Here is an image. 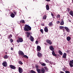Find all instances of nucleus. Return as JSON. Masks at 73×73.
Wrapping results in <instances>:
<instances>
[{
	"instance_id": "nucleus-28",
	"label": "nucleus",
	"mask_w": 73,
	"mask_h": 73,
	"mask_svg": "<svg viewBox=\"0 0 73 73\" xmlns=\"http://www.w3.org/2000/svg\"><path fill=\"white\" fill-rule=\"evenodd\" d=\"M46 15H44L43 17V19L44 20H45V19H46Z\"/></svg>"
},
{
	"instance_id": "nucleus-51",
	"label": "nucleus",
	"mask_w": 73,
	"mask_h": 73,
	"mask_svg": "<svg viewBox=\"0 0 73 73\" xmlns=\"http://www.w3.org/2000/svg\"><path fill=\"white\" fill-rule=\"evenodd\" d=\"M1 25V24L0 23V25Z\"/></svg>"
},
{
	"instance_id": "nucleus-21",
	"label": "nucleus",
	"mask_w": 73,
	"mask_h": 73,
	"mask_svg": "<svg viewBox=\"0 0 73 73\" xmlns=\"http://www.w3.org/2000/svg\"><path fill=\"white\" fill-rule=\"evenodd\" d=\"M37 55L38 56V57H41L42 56L41 54V53H40V52H38Z\"/></svg>"
},
{
	"instance_id": "nucleus-50",
	"label": "nucleus",
	"mask_w": 73,
	"mask_h": 73,
	"mask_svg": "<svg viewBox=\"0 0 73 73\" xmlns=\"http://www.w3.org/2000/svg\"><path fill=\"white\" fill-rule=\"evenodd\" d=\"M42 25H43V26H44V24H42Z\"/></svg>"
},
{
	"instance_id": "nucleus-36",
	"label": "nucleus",
	"mask_w": 73,
	"mask_h": 73,
	"mask_svg": "<svg viewBox=\"0 0 73 73\" xmlns=\"http://www.w3.org/2000/svg\"><path fill=\"white\" fill-rule=\"evenodd\" d=\"M13 13L15 14V15H17V13L15 11H14Z\"/></svg>"
},
{
	"instance_id": "nucleus-49",
	"label": "nucleus",
	"mask_w": 73,
	"mask_h": 73,
	"mask_svg": "<svg viewBox=\"0 0 73 73\" xmlns=\"http://www.w3.org/2000/svg\"><path fill=\"white\" fill-rule=\"evenodd\" d=\"M66 52H67V53H68V52H69V51H68V50H67V51H66Z\"/></svg>"
},
{
	"instance_id": "nucleus-40",
	"label": "nucleus",
	"mask_w": 73,
	"mask_h": 73,
	"mask_svg": "<svg viewBox=\"0 0 73 73\" xmlns=\"http://www.w3.org/2000/svg\"><path fill=\"white\" fill-rule=\"evenodd\" d=\"M65 72L66 73H70V72L68 71H66Z\"/></svg>"
},
{
	"instance_id": "nucleus-5",
	"label": "nucleus",
	"mask_w": 73,
	"mask_h": 73,
	"mask_svg": "<svg viewBox=\"0 0 73 73\" xmlns=\"http://www.w3.org/2000/svg\"><path fill=\"white\" fill-rule=\"evenodd\" d=\"M2 64L3 66H5V67H7V63L6 62H4L2 63Z\"/></svg>"
},
{
	"instance_id": "nucleus-43",
	"label": "nucleus",
	"mask_w": 73,
	"mask_h": 73,
	"mask_svg": "<svg viewBox=\"0 0 73 73\" xmlns=\"http://www.w3.org/2000/svg\"><path fill=\"white\" fill-rule=\"evenodd\" d=\"M36 68H38V66L37 65H36Z\"/></svg>"
},
{
	"instance_id": "nucleus-3",
	"label": "nucleus",
	"mask_w": 73,
	"mask_h": 73,
	"mask_svg": "<svg viewBox=\"0 0 73 73\" xmlns=\"http://www.w3.org/2000/svg\"><path fill=\"white\" fill-rule=\"evenodd\" d=\"M32 35V33H29V32H27L26 34V35L27 36V38H29L31 36V35Z\"/></svg>"
},
{
	"instance_id": "nucleus-42",
	"label": "nucleus",
	"mask_w": 73,
	"mask_h": 73,
	"mask_svg": "<svg viewBox=\"0 0 73 73\" xmlns=\"http://www.w3.org/2000/svg\"><path fill=\"white\" fill-rule=\"evenodd\" d=\"M67 11H68V12H69V8H68L67 9Z\"/></svg>"
},
{
	"instance_id": "nucleus-41",
	"label": "nucleus",
	"mask_w": 73,
	"mask_h": 73,
	"mask_svg": "<svg viewBox=\"0 0 73 73\" xmlns=\"http://www.w3.org/2000/svg\"><path fill=\"white\" fill-rule=\"evenodd\" d=\"M51 15L52 16V17H53V18H54V15H53V13H51Z\"/></svg>"
},
{
	"instance_id": "nucleus-20",
	"label": "nucleus",
	"mask_w": 73,
	"mask_h": 73,
	"mask_svg": "<svg viewBox=\"0 0 73 73\" xmlns=\"http://www.w3.org/2000/svg\"><path fill=\"white\" fill-rule=\"evenodd\" d=\"M46 8L47 10H49V5H47L46 6Z\"/></svg>"
},
{
	"instance_id": "nucleus-12",
	"label": "nucleus",
	"mask_w": 73,
	"mask_h": 73,
	"mask_svg": "<svg viewBox=\"0 0 73 73\" xmlns=\"http://www.w3.org/2000/svg\"><path fill=\"white\" fill-rule=\"evenodd\" d=\"M46 41L48 44H49L50 45L52 44V42L49 40H46Z\"/></svg>"
},
{
	"instance_id": "nucleus-27",
	"label": "nucleus",
	"mask_w": 73,
	"mask_h": 73,
	"mask_svg": "<svg viewBox=\"0 0 73 73\" xmlns=\"http://www.w3.org/2000/svg\"><path fill=\"white\" fill-rule=\"evenodd\" d=\"M60 29H64V27L62 26H60L59 27Z\"/></svg>"
},
{
	"instance_id": "nucleus-19",
	"label": "nucleus",
	"mask_w": 73,
	"mask_h": 73,
	"mask_svg": "<svg viewBox=\"0 0 73 73\" xmlns=\"http://www.w3.org/2000/svg\"><path fill=\"white\" fill-rule=\"evenodd\" d=\"M64 24V21L62 20L61 21V22L60 23V25H63Z\"/></svg>"
},
{
	"instance_id": "nucleus-6",
	"label": "nucleus",
	"mask_w": 73,
	"mask_h": 73,
	"mask_svg": "<svg viewBox=\"0 0 73 73\" xmlns=\"http://www.w3.org/2000/svg\"><path fill=\"white\" fill-rule=\"evenodd\" d=\"M37 52H40L41 50V47L39 46H38L37 47Z\"/></svg>"
},
{
	"instance_id": "nucleus-29",
	"label": "nucleus",
	"mask_w": 73,
	"mask_h": 73,
	"mask_svg": "<svg viewBox=\"0 0 73 73\" xmlns=\"http://www.w3.org/2000/svg\"><path fill=\"white\" fill-rule=\"evenodd\" d=\"M20 23H24L25 22L23 20H21V21Z\"/></svg>"
},
{
	"instance_id": "nucleus-7",
	"label": "nucleus",
	"mask_w": 73,
	"mask_h": 73,
	"mask_svg": "<svg viewBox=\"0 0 73 73\" xmlns=\"http://www.w3.org/2000/svg\"><path fill=\"white\" fill-rule=\"evenodd\" d=\"M19 55H21V56H24V54L23 52L21 51H19Z\"/></svg>"
},
{
	"instance_id": "nucleus-30",
	"label": "nucleus",
	"mask_w": 73,
	"mask_h": 73,
	"mask_svg": "<svg viewBox=\"0 0 73 73\" xmlns=\"http://www.w3.org/2000/svg\"><path fill=\"white\" fill-rule=\"evenodd\" d=\"M11 37H12V35H9V37H8V38H11Z\"/></svg>"
},
{
	"instance_id": "nucleus-9",
	"label": "nucleus",
	"mask_w": 73,
	"mask_h": 73,
	"mask_svg": "<svg viewBox=\"0 0 73 73\" xmlns=\"http://www.w3.org/2000/svg\"><path fill=\"white\" fill-rule=\"evenodd\" d=\"M67 54L66 53H64L63 54L62 58H66V56Z\"/></svg>"
},
{
	"instance_id": "nucleus-45",
	"label": "nucleus",
	"mask_w": 73,
	"mask_h": 73,
	"mask_svg": "<svg viewBox=\"0 0 73 73\" xmlns=\"http://www.w3.org/2000/svg\"><path fill=\"white\" fill-rule=\"evenodd\" d=\"M11 50H13V48H11Z\"/></svg>"
},
{
	"instance_id": "nucleus-13",
	"label": "nucleus",
	"mask_w": 73,
	"mask_h": 73,
	"mask_svg": "<svg viewBox=\"0 0 73 73\" xmlns=\"http://www.w3.org/2000/svg\"><path fill=\"white\" fill-rule=\"evenodd\" d=\"M64 28L65 29H66V31H67L68 32H70V30L68 28L66 27H65Z\"/></svg>"
},
{
	"instance_id": "nucleus-17",
	"label": "nucleus",
	"mask_w": 73,
	"mask_h": 73,
	"mask_svg": "<svg viewBox=\"0 0 73 73\" xmlns=\"http://www.w3.org/2000/svg\"><path fill=\"white\" fill-rule=\"evenodd\" d=\"M50 49L52 51H53L54 50V48L52 46H50Z\"/></svg>"
},
{
	"instance_id": "nucleus-37",
	"label": "nucleus",
	"mask_w": 73,
	"mask_h": 73,
	"mask_svg": "<svg viewBox=\"0 0 73 73\" xmlns=\"http://www.w3.org/2000/svg\"><path fill=\"white\" fill-rule=\"evenodd\" d=\"M40 32H41L42 33H43V30L41 29L40 30Z\"/></svg>"
},
{
	"instance_id": "nucleus-32",
	"label": "nucleus",
	"mask_w": 73,
	"mask_h": 73,
	"mask_svg": "<svg viewBox=\"0 0 73 73\" xmlns=\"http://www.w3.org/2000/svg\"><path fill=\"white\" fill-rule=\"evenodd\" d=\"M44 69L46 70H48V68H47V67L46 66L44 67Z\"/></svg>"
},
{
	"instance_id": "nucleus-25",
	"label": "nucleus",
	"mask_w": 73,
	"mask_h": 73,
	"mask_svg": "<svg viewBox=\"0 0 73 73\" xmlns=\"http://www.w3.org/2000/svg\"><path fill=\"white\" fill-rule=\"evenodd\" d=\"M4 58L5 59H7V58H8V56L7 55H5L4 56Z\"/></svg>"
},
{
	"instance_id": "nucleus-39",
	"label": "nucleus",
	"mask_w": 73,
	"mask_h": 73,
	"mask_svg": "<svg viewBox=\"0 0 73 73\" xmlns=\"http://www.w3.org/2000/svg\"><path fill=\"white\" fill-rule=\"evenodd\" d=\"M60 21H56V24H59V23H60Z\"/></svg>"
},
{
	"instance_id": "nucleus-26",
	"label": "nucleus",
	"mask_w": 73,
	"mask_h": 73,
	"mask_svg": "<svg viewBox=\"0 0 73 73\" xmlns=\"http://www.w3.org/2000/svg\"><path fill=\"white\" fill-rule=\"evenodd\" d=\"M23 57H24L25 58H28V57L27 56L25 55L23 56Z\"/></svg>"
},
{
	"instance_id": "nucleus-22",
	"label": "nucleus",
	"mask_w": 73,
	"mask_h": 73,
	"mask_svg": "<svg viewBox=\"0 0 73 73\" xmlns=\"http://www.w3.org/2000/svg\"><path fill=\"white\" fill-rule=\"evenodd\" d=\"M52 54L53 55V56H57V54H55V53H54V51H52Z\"/></svg>"
},
{
	"instance_id": "nucleus-16",
	"label": "nucleus",
	"mask_w": 73,
	"mask_h": 73,
	"mask_svg": "<svg viewBox=\"0 0 73 73\" xmlns=\"http://www.w3.org/2000/svg\"><path fill=\"white\" fill-rule=\"evenodd\" d=\"M58 52L59 53V54L61 55V56H62V55L63 54V53H62V52L60 50H58Z\"/></svg>"
},
{
	"instance_id": "nucleus-1",
	"label": "nucleus",
	"mask_w": 73,
	"mask_h": 73,
	"mask_svg": "<svg viewBox=\"0 0 73 73\" xmlns=\"http://www.w3.org/2000/svg\"><path fill=\"white\" fill-rule=\"evenodd\" d=\"M24 30L26 31H29L31 30V27L29 25H25V27L24 28Z\"/></svg>"
},
{
	"instance_id": "nucleus-24",
	"label": "nucleus",
	"mask_w": 73,
	"mask_h": 73,
	"mask_svg": "<svg viewBox=\"0 0 73 73\" xmlns=\"http://www.w3.org/2000/svg\"><path fill=\"white\" fill-rule=\"evenodd\" d=\"M49 26H50V27H52V26H53V24H52V23L51 22L49 23V24H48Z\"/></svg>"
},
{
	"instance_id": "nucleus-38",
	"label": "nucleus",
	"mask_w": 73,
	"mask_h": 73,
	"mask_svg": "<svg viewBox=\"0 0 73 73\" xmlns=\"http://www.w3.org/2000/svg\"><path fill=\"white\" fill-rule=\"evenodd\" d=\"M10 41L11 42H12L13 41V40L12 39H10Z\"/></svg>"
},
{
	"instance_id": "nucleus-44",
	"label": "nucleus",
	"mask_w": 73,
	"mask_h": 73,
	"mask_svg": "<svg viewBox=\"0 0 73 73\" xmlns=\"http://www.w3.org/2000/svg\"><path fill=\"white\" fill-rule=\"evenodd\" d=\"M36 44H37L38 43V41H36L35 42Z\"/></svg>"
},
{
	"instance_id": "nucleus-48",
	"label": "nucleus",
	"mask_w": 73,
	"mask_h": 73,
	"mask_svg": "<svg viewBox=\"0 0 73 73\" xmlns=\"http://www.w3.org/2000/svg\"><path fill=\"white\" fill-rule=\"evenodd\" d=\"M65 68H64L63 69V71H65Z\"/></svg>"
},
{
	"instance_id": "nucleus-31",
	"label": "nucleus",
	"mask_w": 73,
	"mask_h": 73,
	"mask_svg": "<svg viewBox=\"0 0 73 73\" xmlns=\"http://www.w3.org/2000/svg\"><path fill=\"white\" fill-rule=\"evenodd\" d=\"M56 17L57 18H60V15H58Z\"/></svg>"
},
{
	"instance_id": "nucleus-23",
	"label": "nucleus",
	"mask_w": 73,
	"mask_h": 73,
	"mask_svg": "<svg viewBox=\"0 0 73 73\" xmlns=\"http://www.w3.org/2000/svg\"><path fill=\"white\" fill-rule=\"evenodd\" d=\"M70 15L71 16H73V11L72 10H71L70 12Z\"/></svg>"
},
{
	"instance_id": "nucleus-34",
	"label": "nucleus",
	"mask_w": 73,
	"mask_h": 73,
	"mask_svg": "<svg viewBox=\"0 0 73 73\" xmlns=\"http://www.w3.org/2000/svg\"><path fill=\"white\" fill-rule=\"evenodd\" d=\"M19 64H21V65H22V64H23V63L21 61L19 62Z\"/></svg>"
},
{
	"instance_id": "nucleus-33",
	"label": "nucleus",
	"mask_w": 73,
	"mask_h": 73,
	"mask_svg": "<svg viewBox=\"0 0 73 73\" xmlns=\"http://www.w3.org/2000/svg\"><path fill=\"white\" fill-rule=\"evenodd\" d=\"M42 65V66H46V64L44 63H43L41 64Z\"/></svg>"
},
{
	"instance_id": "nucleus-46",
	"label": "nucleus",
	"mask_w": 73,
	"mask_h": 73,
	"mask_svg": "<svg viewBox=\"0 0 73 73\" xmlns=\"http://www.w3.org/2000/svg\"><path fill=\"white\" fill-rule=\"evenodd\" d=\"M46 0L47 1H50V0Z\"/></svg>"
},
{
	"instance_id": "nucleus-4",
	"label": "nucleus",
	"mask_w": 73,
	"mask_h": 73,
	"mask_svg": "<svg viewBox=\"0 0 73 73\" xmlns=\"http://www.w3.org/2000/svg\"><path fill=\"white\" fill-rule=\"evenodd\" d=\"M23 41V39L22 38H19V40H17V42H22Z\"/></svg>"
},
{
	"instance_id": "nucleus-2",
	"label": "nucleus",
	"mask_w": 73,
	"mask_h": 73,
	"mask_svg": "<svg viewBox=\"0 0 73 73\" xmlns=\"http://www.w3.org/2000/svg\"><path fill=\"white\" fill-rule=\"evenodd\" d=\"M36 70L38 73H45V70L43 68H42L41 69L37 68Z\"/></svg>"
},
{
	"instance_id": "nucleus-47",
	"label": "nucleus",
	"mask_w": 73,
	"mask_h": 73,
	"mask_svg": "<svg viewBox=\"0 0 73 73\" xmlns=\"http://www.w3.org/2000/svg\"><path fill=\"white\" fill-rule=\"evenodd\" d=\"M60 73H64L63 72H62V71H60Z\"/></svg>"
},
{
	"instance_id": "nucleus-35",
	"label": "nucleus",
	"mask_w": 73,
	"mask_h": 73,
	"mask_svg": "<svg viewBox=\"0 0 73 73\" xmlns=\"http://www.w3.org/2000/svg\"><path fill=\"white\" fill-rule=\"evenodd\" d=\"M45 61L46 62H47V63H48V62H49V61L48 60H45Z\"/></svg>"
},
{
	"instance_id": "nucleus-15",
	"label": "nucleus",
	"mask_w": 73,
	"mask_h": 73,
	"mask_svg": "<svg viewBox=\"0 0 73 73\" xmlns=\"http://www.w3.org/2000/svg\"><path fill=\"white\" fill-rule=\"evenodd\" d=\"M44 31L45 32H48V27H46L44 28Z\"/></svg>"
},
{
	"instance_id": "nucleus-14",
	"label": "nucleus",
	"mask_w": 73,
	"mask_h": 73,
	"mask_svg": "<svg viewBox=\"0 0 73 73\" xmlns=\"http://www.w3.org/2000/svg\"><path fill=\"white\" fill-rule=\"evenodd\" d=\"M10 15L11 17H12L13 18H14V17H15V14H14V13H11Z\"/></svg>"
},
{
	"instance_id": "nucleus-8",
	"label": "nucleus",
	"mask_w": 73,
	"mask_h": 73,
	"mask_svg": "<svg viewBox=\"0 0 73 73\" xmlns=\"http://www.w3.org/2000/svg\"><path fill=\"white\" fill-rule=\"evenodd\" d=\"M19 72L20 73H23V69L21 67H19L18 68Z\"/></svg>"
},
{
	"instance_id": "nucleus-11",
	"label": "nucleus",
	"mask_w": 73,
	"mask_h": 73,
	"mask_svg": "<svg viewBox=\"0 0 73 73\" xmlns=\"http://www.w3.org/2000/svg\"><path fill=\"white\" fill-rule=\"evenodd\" d=\"M29 38L31 40V41H34V38H33L32 36H30V37H29Z\"/></svg>"
},
{
	"instance_id": "nucleus-10",
	"label": "nucleus",
	"mask_w": 73,
	"mask_h": 73,
	"mask_svg": "<svg viewBox=\"0 0 73 73\" xmlns=\"http://www.w3.org/2000/svg\"><path fill=\"white\" fill-rule=\"evenodd\" d=\"M10 67L12 69H16V67L13 66L12 65H10Z\"/></svg>"
},
{
	"instance_id": "nucleus-18",
	"label": "nucleus",
	"mask_w": 73,
	"mask_h": 73,
	"mask_svg": "<svg viewBox=\"0 0 73 73\" xmlns=\"http://www.w3.org/2000/svg\"><path fill=\"white\" fill-rule=\"evenodd\" d=\"M70 39H71V38H70V37L69 36H67V40L68 41H69L70 40Z\"/></svg>"
}]
</instances>
